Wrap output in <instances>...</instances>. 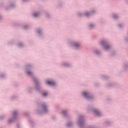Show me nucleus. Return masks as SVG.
Wrapping results in <instances>:
<instances>
[{
    "mask_svg": "<svg viewBox=\"0 0 128 128\" xmlns=\"http://www.w3.org/2000/svg\"><path fill=\"white\" fill-rule=\"evenodd\" d=\"M46 84H50V86H54L56 84V83L52 81H48Z\"/></svg>",
    "mask_w": 128,
    "mask_h": 128,
    "instance_id": "obj_1",
    "label": "nucleus"
},
{
    "mask_svg": "<svg viewBox=\"0 0 128 128\" xmlns=\"http://www.w3.org/2000/svg\"><path fill=\"white\" fill-rule=\"evenodd\" d=\"M83 96H85V98H88V93L86 92H84Z\"/></svg>",
    "mask_w": 128,
    "mask_h": 128,
    "instance_id": "obj_2",
    "label": "nucleus"
},
{
    "mask_svg": "<svg viewBox=\"0 0 128 128\" xmlns=\"http://www.w3.org/2000/svg\"><path fill=\"white\" fill-rule=\"evenodd\" d=\"M94 112L97 116H100V112H98V110H95Z\"/></svg>",
    "mask_w": 128,
    "mask_h": 128,
    "instance_id": "obj_3",
    "label": "nucleus"
},
{
    "mask_svg": "<svg viewBox=\"0 0 128 128\" xmlns=\"http://www.w3.org/2000/svg\"><path fill=\"white\" fill-rule=\"evenodd\" d=\"M38 16V13H35L34 14H33V16L34 17H36Z\"/></svg>",
    "mask_w": 128,
    "mask_h": 128,
    "instance_id": "obj_4",
    "label": "nucleus"
},
{
    "mask_svg": "<svg viewBox=\"0 0 128 128\" xmlns=\"http://www.w3.org/2000/svg\"><path fill=\"white\" fill-rule=\"evenodd\" d=\"M42 96H48V94L46 93H44L42 94Z\"/></svg>",
    "mask_w": 128,
    "mask_h": 128,
    "instance_id": "obj_5",
    "label": "nucleus"
},
{
    "mask_svg": "<svg viewBox=\"0 0 128 128\" xmlns=\"http://www.w3.org/2000/svg\"><path fill=\"white\" fill-rule=\"evenodd\" d=\"M78 44H74V46H75V48H78Z\"/></svg>",
    "mask_w": 128,
    "mask_h": 128,
    "instance_id": "obj_6",
    "label": "nucleus"
},
{
    "mask_svg": "<svg viewBox=\"0 0 128 128\" xmlns=\"http://www.w3.org/2000/svg\"><path fill=\"white\" fill-rule=\"evenodd\" d=\"M42 108H43V110H46V106L43 105L42 106Z\"/></svg>",
    "mask_w": 128,
    "mask_h": 128,
    "instance_id": "obj_7",
    "label": "nucleus"
},
{
    "mask_svg": "<svg viewBox=\"0 0 128 128\" xmlns=\"http://www.w3.org/2000/svg\"><path fill=\"white\" fill-rule=\"evenodd\" d=\"M29 76H30V74H32V72H27Z\"/></svg>",
    "mask_w": 128,
    "mask_h": 128,
    "instance_id": "obj_8",
    "label": "nucleus"
},
{
    "mask_svg": "<svg viewBox=\"0 0 128 128\" xmlns=\"http://www.w3.org/2000/svg\"><path fill=\"white\" fill-rule=\"evenodd\" d=\"M109 48V46H106L105 47V50H108Z\"/></svg>",
    "mask_w": 128,
    "mask_h": 128,
    "instance_id": "obj_9",
    "label": "nucleus"
},
{
    "mask_svg": "<svg viewBox=\"0 0 128 128\" xmlns=\"http://www.w3.org/2000/svg\"><path fill=\"white\" fill-rule=\"evenodd\" d=\"M113 17L114 18H118V16L114 15Z\"/></svg>",
    "mask_w": 128,
    "mask_h": 128,
    "instance_id": "obj_10",
    "label": "nucleus"
},
{
    "mask_svg": "<svg viewBox=\"0 0 128 128\" xmlns=\"http://www.w3.org/2000/svg\"><path fill=\"white\" fill-rule=\"evenodd\" d=\"M62 114H66V110H63L62 111Z\"/></svg>",
    "mask_w": 128,
    "mask_h": 128,
    "instance_id": "obj_11",
    "label": "nucleus"
},
{
    "mask_svg": "<svg viewBox=\"0 0 128 128\" xmlns=\"http://www.w3.org/2000/svg\"><path fill=\"white\" fill-rule=\"evenodd\" d=\"M90 28H92V26H94V24H91L90 26Z\"/></svg>",
    "mask_w": 128,
    "mask_h": 128,
    "instance_id": "obj_12",
    "label": "nucleus"
},
{
    "mask_svg": "<svg viewBox=\"0 0 128 128\" xmlns=\"http://www.w3.org/2000/svg\"><path fill=\"white\" fill-rule=\"evenodd\" d=\"M95 52H96V54H98V50L96 51Z\"/></svg>",
    "mask_w": 128,
    "mask_h": 128,
    "instance_id": "obj_13",
    "label": "nucleus"
},
{
    "mask_svg": "<svg viewBox=\"0 0 128 128\" xmlns=\"http://www.w3.org/2000/svg\"><path fill=\"white\" fill-rule=\"evenodd\" d=\"M16 112H14V116H16Z\"/></svg>",
    "mask_w": 128,
    "mask_h": 128,
    "instance_id": "obj_14",
    "label": "nucleus"
},
{
    "mask_svg": "<svg viewBox=\"0 0 128 128\" xmlns=\"http://www.w3.org/2000/svg\"><path fill=\"white\" fill-rule=\"evenodd\" d=\"M85 14L86 16H88V13H86Z\"/></svg>",
    "mask_w": 128,
    "mask_h": 128,
    "instance_id": "obj_15",
    "label": "nucleus"
},
{
    "mask_svg": "<svg viewBox=\"0 0 128 128\" xmlns=\"http://www.w3.org/2000/svg\"><path fill=\"white\" fill-rule=\"evenodd\" d=\"M68 126H70V124H68Z\"/></svg>",
    "mask_w": 128,
    "mask_h": 128,
    "instance_id": "obj_16",
    "label": "nucleus"
},
{
    "mask_svg": "<svg viewBox=\"0 0 128 128\" xmlns=\"http://www.w3.org/2000/svg\"><path fill=\"white\" fill-rule=\"evenodd\" d=\"M102 44H103V43H102Z\"/></svg>",
    "mask_w": 128,
    "mask_h": 128,
    "instance_id": "obj_17",
    "label": "nucleus"
},
{
    "mask_svg": "<svg viewBox=\"0 0 128 128\" xmlns=\"http://www.w3.org/2000/svg\"><path fill=\"white\" fill-rule=\"evenodd\" d=\"M19 46H20V44Z\"/></svg>",
    "mask_w": 128,
    "mask_h": 128,
    "instance_id": "obj_18",
    "label": "nucleus"
}]
</instances>
